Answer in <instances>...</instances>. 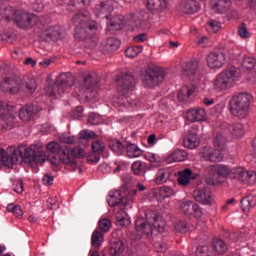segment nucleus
<instances>
[{
  "instance_id": "obj_1",
  "label": "nucleus",
  "mask_w": 256,
  "mask_h": 256,
  "mask_svg": "<svg viewBox=\"0 0 256 256\" xmlns=\"http://www.w3.org/2000/svg\"><path fill=\"white\" fill-rule=\"evenodd\" d=\"M13 149L11 157L7 162V167L11 169L17 163H28L32 169H37V158L35 157V150L27 148L25 145H19L17 148L11 146Z\"/></svg>"
},
{
  "instance_id": "obj_2",
  "label": "nucleus",
  "mask_w": 256,
  "mask_h": 256,
  "mask_svg": "<svg viewBox=\"0 0 256 256\" xmlns=\"http://www.w3.org/2000/svg\"><path fill=\"white\" fill-rule=\"evenodd\" d=\"M251 99H253V96L246 92L234 95L229 101V109L232 115L239 117V119H245L249 115Z\"/></svg>"
},
{
  "instance_id": "obj_3",
  "label": "nucleus",
  "mask_w": 256,
  "mask_h": 256,
  "mask_svg": "<svg viewBox=\"0 0 256 256\" xmlns=\"http://www.w3.org/2000/svg\"><path fill=\"white\" fill-rule=\"evenodd\" d=\"M239 69L235 66H228L224 71L217 75L214 80L216 91H225L235 86V82L240 78Z\"/></svg>"
},
{
  "instance_id": "obj_4",
  "label": "nucleus",
  "mask_w": 256,
  "mask_h": 256,
  "mask_svg": "<svg viewBox=\"0 0 256 256\" xmlns=\"http://www.w3.org/2000/svg\"><path fill=\"white\" fill-rule=\"evenodd\" d=\"M165 70L159 67H149L141 74L142 85L153 89L165 81Z\"/></svg>"
},
{
  "instance_id": "obj_5",
  "label": "nucleus",
  "mask_w": 256,
  "mask_h": 256,
  "mask_svg": "<svg viewBox=\"0 0 256 256\" xmlns=\"http://www.w3.org/2000/svg\"><path fill=\"white\" fill-rule=\"evenodd\" d=\"M4 15L6 21H11V15H13L12 19L20 29H31L32 27L33 16L27 12L22 10L13 11L12 7H7L4 9Z\"/></svg>"
},
{
  "instance_id": "obj_6",
  "label": "nucleus",
  "mask_w": 256,
  "mask_h": 256,
  "mask_svg": "<svg viewBox=\"0 0 256 256\" xmlns=\"http://www.w3.org/2000/svg\"><path fill=\"white\" fill-rule=\"evenodd\" d=\"M82 87L85 89L84 93L87 101L96 99L97 95H99V76L97 73L92 72L86 75Z\"/></svg>"
},
{
  "instance_id": "obj_7",
  "label": "nucleus",
  "mask_w": 256,
  "mask_h": 256,
  "mask_svg": "<svg viewBox=\"0 0 256 256\" xmlns=\"http://www.w3.org/2000/svg\"><path fill=\"white\" fill-rule=\"evenodd\" d=\"M116 85L120 95H129L135 89L137 80L132 73H122L118 76Z\"/></svg>"
},
{
  "instance_id": "obj_8",
  "label": "nucleus",
  "mask_w": 256,
  "mask_h": 256,
  "mask_svg": "<svg viewBox=\"0 0 256 256\" xmlns=\"http://www.w3.org/2000/svg\"><path fill=\"white\" fill-rule=\"evenodd\" d=\"M68 89H71V83H69L67 74L62 73L59 75L54 85L47 87L46 93L50 97H61Z\"/></svg>"
},
{
  "instance_id": "obj_9",
  "label": "nucleus",
  "mask_w": 256,
  "mask_h": 256,
  "mask_svg": "<svg viewBox=\"0 0 256 256\" xmlns=\"http://www.w3.org/2000/svg\"><path fill=\"white\" fill-rule=\"evenodd\" d=\"M75 25L74 37L77 41H83L84 43H91L89 47H94L95 42H93V34L87 30L84 24L79 19V16L75 15L72 19Z\"/></svg>"
},
{
  "instance_id": "obj_10",
  "label": "nucleus",
  "mask_w": 256,
  "mask_h": 256,
  "mask_svg": "<svg viewBox=\"0 0 256 256\" xmlns=\"http://www.w3.org/2000/svg\"><path fill=\"white\" fill-rule=\"evenodd\" d=\"M13 121H15L13 106L8 101H0V125L2 129H9Z\"/></svg>"
},
{
  "instance_id": "obj_11",
  "label": "nucleus",
  "mask_w": 256,
  "mask_h": 256,
  "mask_svg": "<svg viewBox=\"0 0 256 256\" xmlns=\"http://www.w3.org/2000/svg\"><path fill=\"white\" fill-rule=\"evenodd\" d=\"M46 149L52 155H59L61 163L64 165H75L73 158L69 157V149L61 147L58 142H50L47 144Z\"/></svg>"
},
{
  "instance_id": "obj_12",
  "label": "nucleus",
  "mask_w": 256,
  "mask_h": 256,
  "mask_svg": "<svg viewBox=\"0 0 256 256\" xmlns=\"http://www.w3.org/2000/svg\"><path fill=\"white\" fill-rule=\"evenodd\" d=\"M0 88L4 93H19L23 90V80L18 76H9L0 84Z\"/></svg>"
},
{
  "instance_id": "obj_13",
  "label": "nucleus",
  "mask_w": 256,
  "mask_h": 256,
  "mask_svg": "<svg viewBox=\"0 0 256 256\" xmlns=\"http://www.w3.org/2000/svg\"><path fill=\"white\" fill-rule=\"evenodd\" d=\"M180 209L184 215L188 217H195L196 219H201L203 217V209L201 206L194 203L193 201H185L180 205Z\"/></svg>"
},
{
  "instance_id": "obj_14",
  "label": "nucleus",
  "mask_w": 256,
  "mask_h": 256,
  "mask_svg": "<svg viewBox=\"0 0 256 256\" xmlns=\"http://www.w3.org/2000/svg\"><path fill=\"white\" fill-rule=\"evenodd\" d=\"M178 11L184 15H195L201 11V4L197 0H181L178 4Z\"/></svg>"
},
{
  "instance_id": "obj_15",
  "label": "nucleus",
  "mask_w": 256,
  "mask_h": 256,
  "mask_svg": "<svg viewBox=\"0 0 256 256\" xmlns=\"http://www.w3.org/2000/svg\"><path fill=\"white\" fill-rule=\"evenodd\" d=\"M115 9V0H104L95 5L94 13L97 17H109Z\"/></svg>"
},
{
  "instance_id": "obj_16",
  "label": "nucleus",
  "mask_w": 256,
  "mask_h": 256,
  "mask_svg": "<svg viewBox=\"0 0 256 256\" xmlns=\"http://www.w3.org/2000/svg\"><path fill=\"white\" fill-rule=\"evenodd\" d=\"M227 56L223 52H210L206 58L210 69H221L225 65Z\"/></svg>"
},
{
  "instance_id": "obj_17",
  "label": "nucleus",
  "mask_w": 256,
  "mask_h": 256,
  "mask_svg": "<svg viewBox=\"0 0 256 256\" xmlns=\"http://www.w3.org/2000/svg\"><path fill=\"white\" fill-rule=\"evenodd\" d=\"M147 17H149V15L145 10H137L130 13L129 21L130 23H134L135 27L138 29H145L148 23Z\"/></svg>"
},
{
  "instance_id": "obj_18",
  "label": "nucleus",
  "mask_w": 256,
  "mask_h": 256,
  "mask_svg": "<svg viewBox=\"0 0 256 256\" xmlns=\"http://www.w3.org/2000/svg\"><path fill=\"white\" fill-rule=\"evenodd\" d=\"M199 177V174L193 172L191 168H184L178 171L177 181L182 187L190 185L191 181H195Z\"/></svg>"
},
{
  "instance_id": "obj_19",
  "label": "nucleus",
  "mask_w": 256,
  "mask_h": 256,
  "mask_svg": "<svg viewBox=\"0 0 256 256\" xmlns=\"http://www.w3.org/2000/svg\"><path fill=\"white\" fill-rule=\"evenodd\" d=\"M146 219L152 223L154 229H156L158 233H165L167 222H165V219L160 214H155V212H147Z\"/></svg>"
},
{
  "instance_id": "obj_20",
  "label": "nucleus",
  "mask_w": 256,
  "mask_h": 256,
  "mask_svg": "<svg viewBox=\"0 0 256 256\" xmlns=\"http://www.w3.org/2000/svg\"><path fill=\"white\" fill-rule=\"evenodd\" d=\"M193 198L202 205H211L213 203V196L209 188H200L193 192Z\"/></svg>"
},
{
  "instance_id": "obj_21",
  "label": "nucleus",
  "mask_w": 256,
  "mask_h": 256,
  "mask_svg": "<svg viewBox=\"0 0 256 256\" xmlns=\"http://www.w3.org/2000/svg\"><path fill=\"white\" fill-rule=\"evenodd\" d=\"M186 119L190 121V123L205 121L207 119V111H205V108L201 107L192 108L186 112Z\"/></svg>"
},
{
  "instance_id": "obj_22",
  "label": "nucleus",
  "mask_w": 256,
  "mask_h": 256,
  "mask_svg": "<svg viewBox=\"0 0 256 256\" xmlns=\"http://www.w3.org/2000/svg\"><path fill=\"white\" fill-rule=\"evenodd\" d=\"M135 229L139 237H151L153 235V225L147 223L143 218L136 220Z\"/></svg>"
},
{
  "instance_id": "obj_23",
  "label": "nucleus",
  "mask_w": 256,
  "mask_h": 256,
  "mask_svg": "<svg viewBox=\"0 0 256 256\" xmlns=\"http://www.w3.org/2000/svg\"><path fill=\"white\" fill-rule=\"evenodd\" d=\"M222 150L213 149L211 147H205L203 149V157L206 161H211V163H221L225 156L221 152Z\"/></svg>"
},
{
  "instance_id": "obj_24",
  "label": "nucleus",
  "mask_w": 256,
  "mask_h": 256,
  "mask_svg": "<svg viewBox=\"0 0 256 256\" xmlns=\"http://www.w3.org/2000/svg\"><path fill=\"white\" fill-rule=\"evenodd\" d=\"M129 94H120L113 99L114 105L116 107H139L141 105V102L139 100H129Z\"/></svg>"
},
{
  "instance_id": "obj_25",
  "label": "nucleus",
  "mask_w": 256,
  "mask_h": 256,
  "mask_svg": "<svg viewBox=\"0 0 256 256\" xmlns=\"http://www.w3.org/2000/svg\"><path fill=\"white\" fill-rule=\"evenodd\" d=\"M211 9L218 15H223L231 9V0H211Z\"/></svg>"
},
{
  "instance_id": "obj_26",
  "label": "nucleus",
  "mask_w": 256,
  "mask_h": 256,
  "mask_svg": "<svg viewBox=\"0 0 256 256\" xmlns=\"http://www.w3.org/2000/svg\"><path fill=\"white\" fill-rule=\"evenodd\" d=\"M199 135L196 128H191L187 136L184 138V146L187 149H197L199 147Z\"/></svg>"
},
{
  "instance_id": "obj_27",
  "label": "nucleus",
  "mask_w": 256,
  "mask_h": 256,
  "mask_svg": "<svg viewBox=\"0 0 256 256\" xmlns=\"http://www.w3.org/2000/svg\"><path fill=\"white\" fill-rule=\"evenodd\" d=\"M69 157L73 159L74 165L73 164H65L67 167H71L72 171H77L79 170V173H83V170L79 165H77V159H83L85 157V150L82 148H74L69 152Z\"/></svg>"
},
{
  "instance_id": "obj_28",
  "label": "nucleus",
  "mask_w": 256,
  "mask_h": 256,
  "mask_svg": "<svg viewBox=\"0 0 256 256\" xmlns=\"http://www.w3.org/2000/svg\"><path fill=\"white\" fill-rule=\"evenodd\" d=\"M132 201L133 199L131 197L127 200V198L121 196L120 192H116L108 198V205H110V207H117V205H119V207H121V205L127 207Z\"/></svg>"
},
{
  "instance_id": "obj_29",
  "label": "nucleus",
  "mask_w": 256,
  "mask_h": 256,
  "mask_svg": "<svg viewBox=\"0 0 256 256\" xmlns=\"http://www.w3.org/2000/svg\"><path fill=\"white\" fill-rule=\"evenodd\" d=\"M131 169L134 173V175H137L139 177H144L147 171L151 169V166L147 165V163L143 161H135L133 162Z\"/></svg>"
},
{
  "instance_id": "obj_30",
  "label": "nucleus",
  "mask_w": 256,
  "mask_h": 256,
  "mask_svg": "<svg viewBox=\"0 0 256 256\" xmlns=\"http://www.w3.org/2000/svg\"><path fill=\"white\" fill-rule=\"evenodd\" d=\"M125 251V243L122 240H114L110 244L109 253L111 256H121Z\"/></svg>"
},
{
  "instance_id": "obj_31",
  "label": "nucleus",
  "mask_w": 256,
  "mask_h": 256,
  "mask_svg": "<svg viewBox=\"0 0 256 256\" xmlns=\"http://www.w3.org/2000/svg\"><path fill=\"white\" fill-rule=\"evenodd\" d=\"M256 206V196L249 195L240 201V207L244 213H249Z\"/></svg>"
},
{
  "instance_id": "obj_32",
  "label": "nucleus",
  "mask_w": 256,
  "mask_h": 256,
  "mask_svg": "<svg viewBox=\"0 0 256 256\" xmlns=\"http://www.w3.org/2000/svg\"><path fill=\"white\" fill-rule=\"evenodd\" d=\"M110 31H121L125 27V17L122 15L113 16L109 22Z\"/></svg>"
},
{
  "instance_id": "obj_33",
  "label": "nucleus",
  "mask_w": 256,
  "mask_h": 256,
  "mask_svg": "<svg viewBox=\"0 0 256 256\" xmlns=\"http://www.w3.org/2000/svg\"><path fill=\"white\" fill-rule=\"evenodd\" d=\"M199 69V62L197 60H191L182 64V71L188 77L195 75Z\"/></svg>"
},
{
  "instance_id": "obj_34",
  "label": "nucleus",
  "mask_w": 256,
  "mask_h": 256,
  "mask_svg": "<svg viewBox=\"0 0 256 256\" xmlns=\"http://www.w3.org/2000/svg\"><path fill=\"white\" fill-rule=\"evenodd\" d=\"M90 139H97V133L91 130H82L78 134V143L80 145H89Z\"/></svg>"
},
{
  "instance_id": "obj_35",
  "label": "nucleus",
  "mask_w": 256,
  "mask_h": 256,
  "mask_svg": "<svg viewBox=\"0 0 256 256\" xmlns=\"http://www.w3.org/2000/svg\"><path fill=\"white\" fill-rule=\"evenodd\" d=\"M195 91H197V88L194 85L184 86L178 92V99L180 101H189V97H191Z\"/></svg>"
},
{
  "instance_id": "obj_36",
  "label": "nucleus",
  "mask_w": 256,
  "mask_h": 256,
  "mask_svg": "<svg viewBox=\"0 0 256 256\" xmlns=\"http://www.w3.org/2000/svg\"><path fill=\"white\" fill-rule=\"evenodd\" d=\"M34 115H35V110L32 105H26L22 107L19 112V118L24 122L31 121Z\"/></svg>"
},
{
  "instance_id": "obj_37",
  "label": "nucleus",
  "mask_w": 256,
  "mask_h": 256,
  "mask_svg": "<svg viewBox=\"0 0 256 256\" xmlns=\"http://www.w3.org/2000/svg\"><path fill=\"white\" fill-rule=\"evenodd\" d=\"M76 17H79V20L84 24L88 33H91V31H97L98 26L96 21L89 19L88 16L83 14H76Z\"/></svg>"
},
{
  "instance_id": "obj_38",
  "label": "nucleus",
  "mask_w": 256,
  "mask_h": 256,
  "mask_svg": "<svg viewBox=\"0 0 256 256\" xmlns=\"http://www.w3.org/2000/svg\"><path fill=\"white\" fill-rule=\"evenodd\" d=\"M108 145H109V149H111L113 153H115L116 155H123L127 144H123L120 140L112 139V140H109Z\"/></svg>"
},
{
  "instance_id": "obj_39",
  "label": "nucleus",
  "mask_w": 256,
  "mask_h": 256,
  "mask_svg": "<svg viewBox=\"0 0 256 256\" xmlns=\"http://www.w3.org/2000/svg\"><path fill=\"white\" fill-rule=\"evenodd\" d=\"M119 47H121V41L115 37H110L106 40L104 51L106 53H113V51H117Z\"/></svg>"
},
{
  "instance_id": "obj_40",
  "label": "nucleus",
  "mask_w": 256,
  "mask_h": 256,
  "mask_svg": "<svg viewBox=\"0 0 256 256\" xmlns=\"http://www.w3.org/2000/svg\"><path fill=\"white\" fill-rule=\"evenodd\" d=\"M126 155L130 159H135L143 155V150H141L136 144H126Z\"/></svg>"
},
{
  "instance_id": "obj_41",
  "label": "nucleus",
  "mask_w": 256,
  "mask_h": 256,
  "mask_svg": "<svg viewBox=\"0 0 256 256\" xmlns=\"http://www.w3.org/2000/svg\"><path fill=\"white\" fill-rule=\"evenodd\" d=\"M23 89H26L28 93H34L37 91V82L33 77L26 76L22 80V91Z\"/></svg>"
},
{
  "instance_id": "obj_42",
  "label": "nucleus",
  "mask_w": 256,
  "mask_h": 256,
  "mask_svg": "<svg viewBox=\"0 0 256 256\" xmlns=\"http://www.w3.org/2000/svg\"><path fill=\"white\" fill-rule=\"evenodd\" d=\"M115 219L118 227H125V223L129 221L127 219V212H125V208L118 207V209H116Z\"/></svg>"
},
{
  "instance_id": "obj_43",
  "label": "nucleus",
  "mask_w": 256,
  "mask_h": 256,
  "mask_svg": "<svg viewBox=\"0 0 256 256\" xmlns=\"http://www.w3.org/2000/svg\"><path fill=\"white\" fill-rule=\"evenodd\" d=\"M148 9L151 11H163L167 8V1L165 0H147Z\"/></svg>"
},
{
  "instance_id": "obj_44",
  "label": "nucleus",
  "mask_w": 256,
  "mask_h": 256,
  "mask_svg": "<svg viewBox=\"0 0 256 256\" xmlns=\"http://www.w3.org/2000/svg\"><path fill=\"white\" fill-rule=\"evenodd\" d=\"M246 173L247 171H245L244 168H233L230 171V179H234L235 181H240V183H244Z\"/></svg>"
},
{
  "instance_id": "obj_45",
  "label": "nucleus",
  "mask_w": 256,
  "mask_h": 256,
  "mask_svg": "<svg viewBox=\"0 0 256 256\" xmlns=\"http://www.w3.org/2000/svg\"><path fill=\"white\" fill-rule=\"evenodd\" d=\"M205 183L207 185H219L221 183H223V181H221L220 176L217 174V172L213 171V167L209 170L208 175L206 176L205 179Z\"/></svg>"
},
{
  "instance_id": "obj_46",
  "label": "nucleus",
  "mask_w": 256,
  "mask_h": 256,
  "mask_svg": "<svg viewBox=\"0 0 256 256\" xmlns=\"http://www.w3.org/2000/svg\"><path fill=\"white\" fill-rule=\"evenodd\" d=\"M169 159L174 162L187 161L189 154L185 150H176L169 156Z\"/></svg>"
},
{
  "instance_id": "obj_47",
  "label": "nucleus",
  "mask_w": 256,
  "mask_h": 256,
  "mask_svg": "<svg viewBox=\"0 0 256 256\" xmlns=\"http://www.w3.org/2000/svg\"><path fill=\"white\" fill-rule=\"evenodd\" d=\"M228 129L233 137H243L245 135V126L243 124L229 125Z\"/></svg>"
},
{
  "instance_id": "obj_48",
  "label": "nucleus",
  "mask_w": 256,
  "mask_h": 256,
  "mask_svg": "<svg viewBox=\"0 0 256 256\" xmlns=\"http://www.w3.org/2000/svg\"><path fill=\"white\" fill-rule=\"evenodd\" d=\"M213 248L218 253V255H225L227 253L228 247L225 244V241L221 239H214L213 240Z\"/></svg>"
},
{
  "instance_id": "obj_49",
  "label": "nucleus",
  "mask_w": 256,
  "mask_h": 256,
  "mask_svg": "<svg viewBox=\"0 0 256 256\" xmlns=\"http://www.w3.org/2000/svg\"><path fill=\"white\" fill-rule=\"evenodd\" d=\"M213 172L218 174V177H223V179H227V177L231 175V170L227 166L216 165L213 166Z\"/></svg>"
},
{
  "instance_id": "obj_50",
  "label": "nucleus",
  "mask_w": 256,
  "mask_h": 256,
  "mask_svg": "<svg viewBox=\"0 0 256 256\" xmlns=\"http://www.w3.org/2000/svg\"><path fill=\"white\" fill-rule=\"evenodd\" d=\"M103 241H105L103 233H101L99 230H95L91 237V245L93 247H100L103 245Z\"/></svg>"
},
{
  "instance_id": "obj_51",
  "label": "nucleus",
  "mask_w": 256,
  "mask_h": 256,
  "mask_svg": "<svg viewBox=\"0 0 256 256\" xmlns=\"http://www.w3.org/2000/svg\"><path fill=\"white\" fill-rule=\"evenodd\" d=\"M169 179V172L165 169L158 170L155 178L156 185H163V183H167Z\"/></svg>"
},
{
  "instance_id": "obj_52",
  "label": "nucleus",
  "mask_w": 256,
  "mask_h": 256,
  "mask_svg": "<svg viewBox=\"0 0 256 256\" xmlns=\"http://www.w3.org/2000/svg\"><path fill=\"white\" fill-rule=\"evenodd\" d=\"M140 53H143V46L141 45L131 46L125 50V55L129 59H134V57H137Z\"/></svg>"
},
{
  "instance_id": "obj_53",
  "label": "nucleus",
  "mask_w": 256,
  "mask_h": 256,
  "mask_svg": "<svg viewBox=\"0 0 256 256\" xmlns=\"http://www.w3.org/2000/svg\"><path fill=\"white\" fill-rule=\"evenodd\" d=\"M227 145V137L223 136V134H218L214 140V147L218 151H225V147Z\"/></svg>"
},
{
  "instance_id": "obj_54",
  "label": "nucleus",
  "mask_w": 256,
  "mask_h": 256,
  "mask_svg": "<svg viewBox=\"0 0 256 256\" xmlns=\"http://www.w3.org/2000/svg\"><path fill=\"white\" fill-rule=\"evenodd\" d=\"M256 65L255 57L253 56H244L242 61V69H246L247 71L253 69Z\"/></svg>"
},
{
  "instance_id": "obj_55",
  "label": "nucleus",
  "mask_w": 256,
  "mask_h": 256,
  "mask_svg": "<svg viewBox=\"0 0 256 256\" xmlns=\"http://www.w3.org/2000/svg\"><path fill=\"white\" fill-rule=\"evenodd\" d=\"M105 151V142L102 140H97L92 143V152L97 155H101Z\"/></svg>"
},
{
  "instance_id": "obj_56",
  "label": "nucleus",
  "mask_w": 256,
  "mask_h": 256,
  "mask_svg": "<svg viewBox=\"0 0 256 256\" xmlns=\"http://www.w3.org/2000/svg\"><path fill=\"white\" fill-rule=\"evenodd\" d=\"M7 211L9 213H13V215H15V217H17L18 219H21V217H23V210L19 205L9 204L7 206Z\"/></svg>"
},
{
  "instance_id": "obj_57",
  "label": "nucleus",
  "mask_w": 256,
  "mask_h": 256,
  "mask_svg": "<svg viewBox=\"0 0 256 256\" xmlns=\"http://www.w3.org/2000/svg\"><path fill=\"white\" fill-rule=\"evenodd\" d=\"M159 195L162 199H167L169 197H173V195H175V191L169 186H163L159 189Z\"/></svg>"
},
{
  "instance_id": "obj_58",
  "label": "nucleus",
  "mask_w": 256,
  "mask_h": 256,
  "mask_svg": "<svg viewBox=\"0 0 256 256\" xmlns=\"http://www.w3.org/2000/svg\"><path fill=\"white\" fill-rule=\"evenodd\" d=\"M246 185H255L256 183V172L248 171L244 176V182Z\"/></svg>"
},
{
  "instance_id": "obj_59",
  "label": "nucleus",
  "mask_w": 256,
  "mask_h": 256,
  "mask_svg": "<svg viewBox=\"0 0 256 256\" xmlns=\"http://www.w3.org/2000/svg\"><path fill=\"white\" fill-rule=\"evenodd\" d=\"M35 158H36V167L38 163L40 165H43V163H45V161H48L49 159V152H38V154L35 153Z\"/></svg>"
},
{
  "instance_id": "obj_60",
  "label": "nucleus",
  "mask_w": 256,
  "mask_h": 256,
  "mask_svg": "<svg viewBox=\"0 0 256 256\" xmlns=\"http://www.w3.org/2000/svg\"><path fill=\"white\" fill-rule=\"evenodd\" d=\"M196 255L197 256H211L213 255V252L209 249V246L203 245V246H198L196 250Z\"/></svg>"
},
{
  "instance_id": "obj_61",
  "label": "nucleus",
  "mask_w": 256,
  "mask_h": 256,
  "mask_svg": "<svg viewBox=\"0 0 256 256\" xmlns=\"http://www.w3.org/2000/svg\"><path fill=\"white\" fill-rule=\"evenodd\" d=\"M145 159L150 163H161L163 161V159L159 155L151 152H147L145 154Z\"/></svg>"
},
{
  "instance_id": "obj_62",
  "label": "nucleus",
  "mask_w": 256,
  "mask_h": 256,
  "mask_svg": "<svg viewBox=\"0 0 256 256\" xmlns=\"http://www.w3.org/2000/svg\"><path fill=\"white\" fill-rule=\"evenodd\" d=\"M207 29L208 31H212V33H217V31L221 29V23H219L217 20H210L207 23Z\"/></svg>"
},
{
  "instance_id": "obj_63",
  "label": "nucleus",
  "mask_w": 256,
  "mask_h": 256,
  "mask_svg": "<svg viewBox=\"0 0 256 256\" xmlns=\"http://www.w3.org/2000/svg\"><path fill=\"white\" fill-rule=\"evenodd\" d=\"M98 225H99L100 231H103V233H107V231L111 229V221L107 218L100 220Z\"/></svg>"
},
{
  "instance_id": "obj_64",
  "label": "nucleus",
  "mask_w": 256,
  "mask_h": 256,
  "mask_svg": "<svg viewBox=\"0 0 256 256\" xmlns=\"http://www.w3.org/2000/svg\"><path fill=\"white\" fill-rule=\"evenodd\" d=\"M238 34L242 39H247L249 37V31H247V24L242 23L238 27Z\"/></svg>"
}]
</instances>
